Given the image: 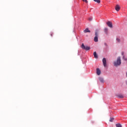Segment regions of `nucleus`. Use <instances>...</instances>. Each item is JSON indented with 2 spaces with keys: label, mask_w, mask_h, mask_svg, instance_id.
Here are the masks:
<instances>
[{
  "label": "nucleus",
  "mask_w": 127,
  "mask_h": 127,
  "mask_svg": "<svg viewBox=\"0 0 127 127\" xmlns=\"http://www.w3.org/2000/svg\"><path fill=\"white\" fill-rule=\"evenodd\" d=\"M96 71L97 75L100 76L101 75V70L99 68H97Z\"/></svg>",
  "instance_id": "0eeeda50"
},
{
  "label": "nucleus",
  "mask_w": 127,
  "mask_h": 127,
  "mask_svg": "<svg viewBox=\"0 0 127 127\" xmlns=\"http://www.w3.org/2000/svg\"><path fill=\"white\" fill-rule=\"evenodd\" d=\"M114 120H115V118H110V119L109 121L111 122V123H113V122H114Z\"/></svg>",
  "instance_id": "ddd939ff"
},
{
  "label": "nucleus",
  "mask_w": 127,
  "mask_h": 127,
  "mask_svg": "<svg viewBox=\"0 0 127 127\" xmlns=\"http://www.w3.org/2000/svg\"><path fill=\"white\" fill-rule=\"evenodd\" d=\"M92 19H93L92 18H91V17H90V18H89V20L90 21H91Z\"/></svg>",
  "instance_id": "aec40b11"
},
{
  "label": "nucleus",
  "mask_w": 127,
  "mask_h": 127,
  "mask_svg": "<svg viewBox=\"0 0 127 127\" xmlns=\"http://www.w3.org/2000/svg\"><path fill=\"white\" fill-rule=\"evenodd\" d=\"M84 32L85 33H87V32H91V31L89 30V28H86L85 30H84Z\"/></svg>",
  "instance_id": "1a4fd4ad"
},
{
  "label": "nucleus",
  "mask_w": 127,
  "mask_h": 127,
  "mask_svg": "<svg viewBox=\"0 0 127 127\" xmlns=\"http://www.w3.org/2000/svg\"><path fill=\"white\" fill-rule=\"evenodd\" d=\"M118 98H120L121 99H124L125 96H124L122 94H119L118 95Z\"/></svg>",
  "instance_id": "9d476101"
},
{
  "label": "nucleus",
  "mask_w": 127,
  "mask_h": 127,
  "mask_svg": "<svg viewBox=\"0 0 127 127\" xmlns=\"http://www.w3.org/2000/svg\"><path fill=\"white\" fill-rule=\"evenodd\" d=\"M116 40L117 41V42H118L119 43H120L121 42V39H120V38H117Z\"/></svg>",
  "instance_id": "dca6fc26"
},
{
  "label": "nucleus",
  "mask_w": 127,
  "mask_h": 127,
  "mask_svg": "<svg viewBox=\"0 0 127 127\" xmlns=\"http://www.w3.org/2000/svg\"><path fill=\"white\" fill-rule=\"evenodd\" d=\"M107 24L108 26H109V27H110V28H113V23L111 21H107Z\"/></svg>",
  "instance_id": "20e7f679"
},
{
  "label": "nucleus",
  "mask_w": 127,
  "mask_h": 127,
  "mask_svg": "<svg viewBox=\"0 0 127 127\" xmlns=\"http://www.w3.org/2000/svg\"><path fill=\"white\" fill-rule=\"evenodd\" d=\"M114 64L116 67H118V66H120L122 64V60H121L120 57L117 58V61L115 62Z\"/></svg>",
  "instance_id": "f257e3e1"
},
{
  "label": "nucleus",
  "mask_w": 127,
  "mask_h": 127,
  "mask_svg": "<svg viewBox=\"0 0 127 127\" xmlns=\"http://www.w3.org/2000/svg\"><path fill=\"white\" fill-rule=\"evenodd\" d=\"M95 37H94L95 42H98V37H99V34L97 32H96L95 33Z\"/></svg>",
  "instance_id": "7ed1b4c3"
},
{
  "label": "nucleus",
  "mask_w": 127,
  "mask_h": 127,
  "mask_svg": "<svg viewBox=\"0 0 127 127\" xmlns=\"http://www.w3.org/2000/svg\"><path fill=\"white\" fill-rule=\"evenodd\" d=\"M99 80L101 83H104V78L102 77H99Z\"/></svg>",
  "instance_id": "9b49d317"
},
{
  "label": "nucleus",
  "mask_w": 127,
  "mask_h": 127,
  "mask_svg": "<svg viewBox=\"0 0 127 127\" xmlns=\"http://www.w3.org/2000/svg\"><path fill=\"white\" fill-rule=\"evenodd\" d=\"M104 45H105V46H108V44H107V43H104Z\"/></svg>",
  "instance_id": "412c9836"
},
{
  "label": "nucleus",
  "mask_w": 127,
  "mask_h": 127,
  "mask_svg": "<svg viewBox=\"0 0 127 127\" xmlns=\"http://www.w3.org/2000/svg\"><path fill=\"white\" fill-rule=\"evenodd\" d=\"M51 36H53V33H52L51 34Z\"/></svg>",
  "instance_id": "4be33fe9"
},
{
  "label": "nucleus",
  "mask_w": 127,
  "mask_h": 127,
  "mask_svg": "<svg viewBox=\"0 0 127 127\" xmlns=\"http://www.w3.org/2000/svg\"><path fill=\"white\" fill-rule=\"evenodd\" d=\"M123 59H124L125 61H127V58H125V56H123Z\"/></svg>",
  "instance_id": "a211bd4d"
},
{
  "label": "nucleus",
  "mask_w": 127,
  "mask_h": 127,
  "mask_svg": "<svg viewBox=\"0 0 127 127\" xmlns=\"http://www.w3.org/2000/svg\"><path fill=\"white\" fill-rule=\"evenodd\" d=\"M93 0L95 2H97V3H100V2H101V0Z\"/></svg>",
  "instance_id": "4468645a"
},
{
  "label": "nucleus",
  "mask_w": 127,
  "mask_h": 127,
  "mask_svg": "<svg viewBox=\"0 0 127 127\" xmlns=\"http://www.w3.org/2000/svg\"><path fill=\"white\" fill-rule=\"evenodd\" d=\"M81 48L83 50H86V51H88V50H90V49H91V48L90 47H89L88 46H85L84 44H82V45H81Z\"/></svg>",
  "instance_id": "f03ea898"
},
{
  "label": "nucleus",
  "mask_w": 127,
  "mask_h": 127,
  "mask_svg": "<svg viewBox=\"0 0 127 127\" xmlns=\"http://www.w3.org/2000/svg\"><path fill=\"white\" fill-rule=\"evenodd\" d=\"M84 2H86V3H88V0H82Z\"/></svg>",
  "instance_id": "f3484780"
},
{
  "label": "nucleus",
  "mask_w": 127,
  "mask_h": 127,
  "mask_svg": "<svg viewBox=\"0 0 127 127\" xmlns=\"http://www.w3.org/2000/svg\"><path fill=\"white\" fill-rule=\"evenodd\" d=\"M115 9L117 11H120V9H121V7L119 5H116L115 7Z\"/></svg>",
  "instance_id": "423d86ee"
},
{
  "label": "nucleus",
  "mask_w": 127,
  "mask_h": 127,
  "mask_svg": "<svg viewBox=\"0 0 127 127\" xmlns=\"http://www.w3.org/2000/svg\"><path fill=\"white\" fill-rule=\"evenodd\" d=\"M125 53H124V52H123L122 53V56H125Z\"/></svg>",
  "instance_id": "6ab92c4d"
},
{
  "label": "nucleus",
  "mask_w": 127,
  "mask_h": 127,
  "mask_svg": "<svg viewBox=\"0 0 127 127\" xmlns=\"http://www.w3.org/2000/svg\"><path fill=\"white\" fill-rule=\"evenodd\" d=\"M93 55L94 56V58H98V55H97V53L96 52H94Z\"/></svg>",
  "instance_id": "f8f14e48"
},
{
  "label": "nucleus",
  "mask_w": 127,
  "mask_h": 127,
  "mask_svg": "<svg viewBox=\"0 0 127 127\" xmlns=\"http://www.w3.org/2000/svg\"><path fill=\"white\" fill-rule=\"evenodd\" d=\"M103 63L104 67H106L107 66V60H106V58H103Z\"/></svg>",
  "instance_id": "39448f33"
},
{
  "label": "nucleus",
  "mask_w": 127,
  "mask_h": 127,
  "mask_svg": "<svg viewBox=\"0 0 127 127\" xmlns=\"http://www.w3.org/2000/svg\"><path fill=\"white\" fill-rule=\"evenodd\" d=\"M116 126V127H122V125L120 124H117Z\"/></svg>",
  "instance_id": "2eb2a0df"
},
{
  "label": "nucleus",
  "mask_w": 127,
  "mask_h": 127,
  "mask_svg": "<svg viewBox=\"0 0 127 127\" xmlns=\"http://www.w3.org/2000/svg\"><path fill=\"white\" fill-rule=\"evenodd\" d=\"M108 31H109V30L108 29V28H105L104 29V31L106 35H108Z\"/></svg>",
  "instance_id": "6e6552de"
}]
</instances>
